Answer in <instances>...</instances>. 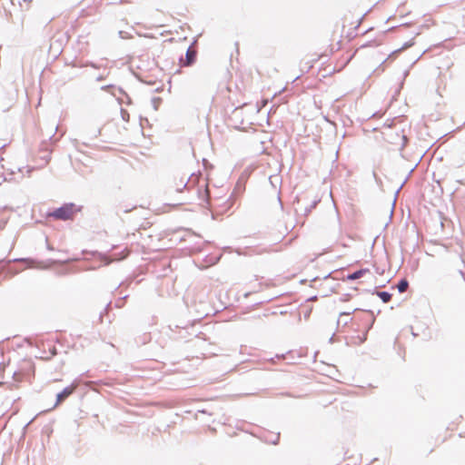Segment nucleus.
Segmentation results:
<instances>
[{
    "label": "nucleus",
    "instance_id": "3",
    "mask_svg": "<svg viewBox=\"0 0 465 465\" xmlns=\"http://www.w3.org/2000/svg\"><path fill=\"white\" fill-rule=\"evenodd\" d=\"M129 252H130L129 250L125 249V250L123 251L121 256L114 257L113 259H109L107 257H104V260L105 261V264H109V263H111L112 262H114V261H122V260H124V258H126L129 255Z\"/></svg>",
    "mask_w": 465,
    "mask_h": 465
},
{
    "label": "nucleus",
    "instance_id": "4",
    "mask_svg": "<svg viewBox=\"0 0 465 465\" xmlns=\"http://www.w3.org/2000/svg\"><path fill=\"white\" fill-rule=\"evenodd\" d=\"M369 270L368 269H363V270H359L350 275H348V279L349 280H356V279H359L361 278L363 274H365L366 272H368Z\"/></svg>",
    "mask_w": 465,
    "mask_h": 465
},
{
    "label": "nucleus",
    "instance_id": "1",
    "mask_svg": "<svg viewBox=\"0 0 465 465\" xmlns=\"http://www.w3.org/2000/svg\"><path fill=\"white\" fill-rule=\"evenodd\" d=\"M76 213V209L74 203H66L62 207L54 210L47 214V217H52L55 220H72Z\"/></svg>",
    "mask_w": 465,
    "mask_h": 465
},
{
    "label": "nucleus",
    "instance_id": "2",
    "mask_svg": "<svg viewBox=\"0 0 465 465\" xmlns=\"http://www.w3.org/2000/svg\"><path fill=\"white\" fill-rule=\"evenodd\" d=\"M77 388V384H71L70 386L64 388L61 392H59L56 396V402L54 407L60 405L65 399H67Z\"/></svg>",
    "mask_w": 465,
    "mask_h": 465
},
{
    "label": "nucleus",
    "instance_id": "6",
    "mask_svg": "<svg viewBox=\"0 0 465 465\" xmlns=\"http://www.w3.org/2000/svg\"><path fill=\"white\" fill-rule=\"evenodd\" d=\"M408 287H409V282L405 279L401 280L397 285V288L400 292H404L408 289Z\"/></svg>",
    "mask_w": 465,
    "mask_h": 465
},
{
    "label": "nucleus",
    "instance_id": "9",
    "mask_svg": "<svg viewBox=\"0 0 465 465\" xmlns=\"http://www.w3.org/2000/svg\"><path fill=\"white\" fill-rule=\"evenodd\" d=\"M6 222H3L1 224V228H3L5 225Z\"/></svg>",
    "mask_w": 465,
    "mask_h": 465
},
{
    "label": "nucleus",
    "instance_id": "8",
    "mask_svg": "<svg viewBox=\"0 0 465 465\" xmlns=\"http://www.w3.org/2000/svg\"><path fill=\"white\" fill-rule=\"evenodd\" d=\"M350 314H351V312H342V313H341V316H342V315H350Z\"/></svg>",
    "mask_w": 465,
    "mask_h": 465
},
{
    "label": "nucleus",
    "instance_id": "7",
    "mask_svg": "<svg viewBox=\"0 0 465 465\" xmlns=\"http://www.w3.org/2000/svg\"><path fill=\"white\" fill-rule=\"evenodd\" d=\"M187 181L181 179L179 183H175V190L178 192H182L183 188L186 187Z\"/></svg>",
    "mask_w": 465,
    "mask_h": 465
},
{
    "label": "nucleus",
    "instance_id": "5",
    "mask_svg": "<svg viewBox=\"0 0 465 465\" xmlns=\"http://www.w3.org/2000/svg\"><path fill=\"white\" fill-rule=\"evenodd\" d=\"M377 295L383 302H389L391 299V295L387 292H377Z\"/></svg>",
    "mask_w": 465,
    "mask_h": 465
}]
</instances>
